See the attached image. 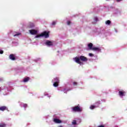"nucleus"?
Wrapping results in <instances>:
<instances>
[{"mask_svg": "<svg viewBox=\"0 0 127 127\" xmlns=\"http://www.w3.org/2000/svg\"><path fill=\"white\" fill-rule=\"evenodd\" d=\"M95 104H96V105H97V107H99V105H100V104H101V102H100V101H98V102H96V103H95Z\"/></svg>", "mask_w": 127, "mask_h": 127, "instance_id": "aec40b11", "label": "nucleus"}, {"mask_svg": "<svg viewBox=\"0 0 127 127\" xmlns=\"http://www.w3.org/2000/svg\"><path fill=\"white\" fill-rule=\"evenodd\" d=\"M77 82H73V86H77Z\"/></svg>", "mask_w": 127, "mask_h": 127, "instance_id": "a878e982", "label": "nucleus"}, {"mask_svg": "<svg viewBox=\"0 0 127 127\" xmlns=\"http://www.w3.org/2000/svg\"><path fill=\"white\" fill-rule=\"evenodd\" d=\"M64 93H65V91H64Z\"/></svg>", "mask_w": 127, "mask_h": 127, "instance_id": "2f4dec72", "label": "nucleus"}, {"mask_svg": "<svg viewBox=\"0 0 127 127\" xmlns=\"http://www.w3.org/2000/svg\"><path fill=\"white\" fill-rule=\"evenodd\" d=\"M23 107L24 108H27V104H24L23 105Z\"/></svg>", "mask_w": 127, "mask_h": 127, "instance_id": "4be33fe9", "label": "nucleus"}, {"mask_svg": "<svg viewBox=\"0 0 127 127\" xmlns=\"http://www.w3.org/2000/svg\"><path fill=\"white\" fill-rule=\"evenodd\" d=\"M44 36V37H45V38H48V37H49V33L45 31L43 33H42L41 34H40V35H37L35 36L36 38H38V37H43Z\"/></svg>", "mask_w": 127, "mask_h": 127, "instance_id": "f03ea898", "label": "nucleus"}, {"mask_svg": "<svg viewBox=\"0 0 127 127\" xmlns=\"http://www.w3.org/2000/svg\"><path fill=\"white\" fill-rule=\"evenodd\" d=\"M54 122L56 123V124H61V123H62V121L58 119H54Z\"/></svg>", "mask_w": 127, "mask_h": 127, "instance_id": "6e6552de", "label": "nucleus"}, {"mask_svg": "<svg viewBox=\"0 0 127 127\" xmlns=\"http://www.w3.org/2000/svg\"><path fill=\"white\" fill-rule=\"evenodd\" d=\"M92 50H94V51H101V49L97 47H94L92 48Z\"/></svg>", "mask_w": 127, "mask_h": 127, "instance_id": "f8f14e48", "label": "nucleus"}, {"mask_svg": "<svg viewBox=\"0 0 127 127\" xmlns=\"http://www.w3.org/2000/svg\"><path fill=\"white\" fill-rule=\"evenodd\" d=\"M119 95L120 97H124V96L126 95V92H125L124 90L119 91Z\"/></svg>", "mask_w": 127, "mask_h": 127, "instance_id": "20e7f679", "label": "nucleus"}, {"mask_svg": "<svg viewBox=\"0 0 127 127\" xmlns=\"http://www.w3.org/2000/svg\"><path fill=\"white\" fill-rule=\"evenodd\" d=\"M54 81L56 82L59 83V78L58 77H56L54 78Z\"/></svg>", "mask_w": 127, "mask_h": 127, "instance_id": "2eb2a0df", "label": "nucleus"}, {"mask_svg": "<svg viewBox=\"0 0 127 127\" xmlns=\"http://www.w3.org/2000/svg\"><path fill=\"white\" fill-rule=\"evenodd\" d=\"M7 110V107L6 106H1L0 107V111H2V112H3V111H6Z\"/></svg>", "mask_w": 127, "mask_h": 127, "instance_id": "1a4fd4ad", "label": "nucleus"}, {"mask_svg": "<svg viewBox=\"0 0 127 127\" xmlns=\"http://www.w3.org/2000/svg\"><path fill=\"white\" fill-rule=\"evenodd\" d=\"M106 24H108V25L111 24V21L110 20L106 21Z\"/></svg>", "mask_w": 127, "mask_h": 127, "instance_id": "a211bd4d", "label": "nucleus"}, {"mask_svg": "<svg viewBox=\"0 0 127 127\" xmlns=\"http://www.w3.org/2000/svg\"><path fill=\"white\" fill-rule=\"evenodd\" d=\"M59 82H54L53 86L54 87H58V86H59Z\"/></svg>", "mask_w": 127, "mask_h": 127, "instance_id": "ddd939ff", "label": "nucleus"}, {"mask_svg": "<svg viewBox=\"0 0 127 127\" xmlns=\"http://www.w3.org/2000/svg\"><path fill=\"white\" fill-rule=\"evenodd\" d=\"M67 23V25H70V24H71V22L70 21H68Z\"/></svg>", "mask_w": 127, "mask_h": 127, "instance_id": "b1692460", "label": "nucleus"}, {"mask_svg": "<svg viewBox=\"0 0 127 127\" xmlns=\"http://www.w3.org/2000/svg\"><path fill=\"white\" fill-rule=\"evenodd\" d=\"M34 27V24L33 23H31L30 24L29 27Z\"/></svg>", "mask_w": 127, "mask_h": 127, "instance_id": "6ab92c4d", "label": "nucleus"}, {"mask_svg": "<svg viewBox=\"0 0 127 127\" xmlns=\"http://www.w3.org/2000/svg\"><path fill=\"white\" fill-rule=\"evenodd\" d=\"M29 32L32 35H35V34H37V31L35 30H30Z\"/></svg>", "mask_w": 127, "mask_h": 127, "instance_id": "39448f33", "label": "nucleus"}, {"mask_svg": "<svg viewBox=\"0 0 127 127\" xmlns=\"http://www.w3.org/2000/svg\"><path fill=\"white\" fill-rule=\"evenodd\" d=\"M9 58L13 61H14V60H15V57L14 56V55L13 54H11L9 56Z\"/></svg>", "mask_w": 127, "mask_h": 127, "instance_id": "423d86ee", "label": "nucleus"}, {"mask_svg": "<svg viewBox=\"0 0 127 127\" xmlns=\"http://www.w3.org/2000/svg\"><path fill=\"white\" fill-rule=\"evenodd\" d=\"M0 54H3V51L0 50Z\"/></svg>", "mask_w": 127, "mask_h": 127, "instance_id": "cd10ccee", "label": "nucleus"}, {"mask_svg": "<svg viewBox=\"0 0 127 127\" xmlns=\"http://www.w3.org/2000/svg\"><path fill=\"white\" fill-rule=\"evenodd\" d=\"M55 24H56V22L53 21V22H52V25H55Z\"/></svg>", "mask_w": 127, "mask_h": 127, "instance_id": "bb28decb", "label": "nucleus"}, {"mask_svg": "<svg viewBox=\"0 0 127 127\" xmlns=\"http://www.w3.org/2000/svg\"><path fill=\"white\" fill-rule=\"evenodd\" d=\"M6 125L4 123L0 124V127H5Z\"/></svg>", "mask_w": 127, "mask_h": 127, "instance_id": "f3484780", "label": "nucleus"}, {"mask_svg": "<svg viewBox=\"0 0 127 127\" xmlns=\"http://www.w3.org/2000/svg\"><path fill=\"white\" fill-rule=\"evenodd\" d=\"M46 45H47L48 46H52V45H53V43L50 41H47Z\"/></svg>", "mask_w": 127, "mask_h": 127, "instance_id": "0eeeda50", "label": "nucleus"}, {"mask_svg": "<svg viewBox=\"0 0 127 127\" xmlns=\"http://www.w3.org/2000/svg\"><path fill=\"white\" fill-rule=\"evenodd\" d=\"M74 60L76 63H77V64H79V65H83V63L81 61H82V62H87V61H88V59L85 56H81L79 58L76 57L74 59ZM80 60H81V61H80Z\"/></svg>", "mask_w": 127, "mask_h": 127, "instance_id": "f257e3e1", "label": "nucleus"}, {"mask_svg": "<svg viewBox=\"0 0 127 127\" xmlns=\"http://www.w3.org/2000/svg\"><path fill=\"white\" fill-rule=\"evenodd\" d=\"M30 79V78H29V77H25L23 79V82H24V83H27V82L29 81Z\"/></svg>", "mask_w": 127, "mask_h": 127, "instance_id": "9b49d317", "label": "nucleus"}, {"mask_svg": "<svg viewBox=\"0 0 127 127\" xmlns=\"http://www.w3.org/2000/svg\"><path fill=\"white\" fill-rule=\"evenodd\" d=\"M95 108H97V107H96L95 105H91L90 107V110H94Z\"/></svg>", "mask_w": 127, "mask_h": 127, "instance_id": "dca6fc26", "label": "nucleus"}, {"mask_svg": "<svg viewBox=\"0 0 127 127\" xmlns=\"http://www.w3.org/2000/svg\"><path fill=\"white\" fill-rule=\"evenodd\" d=\"M71 124L73 126H76V125H77V121L76 120H73Z\"/></svg>", "mask_w": 127, "mask_h": 127, "instance_id": "4468645a", "label": "nucleus"}, {"mask_svg": "<svg viewBox=\"0 0 127 127\" xmlns=\"http://www.w3.org/2000/svg\"><path fill=\"white\" fill-rule=\"evenodd\" d=\"M89 56H90L91 57H92L94 56V55L92 53H89Z\"/></svg>", "mask_w": 127, "mask_h": 127, "instance_id": "5701e85b", "label": "nucleus"}, {"mask_svg": "<svg viewBox=\"0 0 127 127\" xmlns=\"http://www.w3.org/2000/svg\"><path fill=\"white\" fill-rule=\"evenodd\" d=\"M73 112H81L83 111V108L80 107V105H78L76 106H74L72 108Z\"/></svg>", "mask_w": 127, "mask_h": 127, "instance_id": "7ed1b4c3", "label": "nucleus"}, {"mask_svg": "<svg viewBox=\"0 0 127 127\" xmlns=\"http://www.w3.org/2000/svg\"><path fill=\"white\" fill-rule=\"evenodd\" d=\"M87 46L90 50H93V44L90 43L87 45Z\"/></svg>", "mask_w": 127, "mask_h": 127, "instance_id": "9d476101", "label": "nucleus"}, {"mask_svg": "<svg viewBox=\"0 0 127 127\" xmlns=\"http://www.w3.org/2000/svg\"><path fill=\"white\" fill-rule=\"evenodd\" d=\"M98 127H105V126H104V125H100V126H99Z\"/></svg>", "mask_w": 127, "mask_h": 127, "instance_id": "c85d7f7f", "label": "nucleus"}, {"mask_svg": "<svg viewBox=\"0 0 127 127\" xmlns=\"http://www.w3.org/2000/svg\"><path fill=\"white\" fill-rule=\"evenodd\" d=\"M60 127H63L62 126H60Z\"/></svg>", "mask_w": 127, "mask_h": 127, "instance_id": "7c9ffc66", "label": "nucleus"}, {"mask_svg": "<svg viewBox=\"0 0 127 127\" xmlns=\"http://www.w3.org/2000/svg\"><path fill=\"white\" fill-rule=\"evenodd\" d=\"M18 35H20V33H17L14 35V36H18Z\"/></svg>", "mask_w": 127, "mask_h": 127, "instance_id": "393cba45", "label": "nucleus"}, {"mask_svg": "<svg viewBox=\"0 0 127 127\" xmlns=\"http://www.w3.org/2000/svg\"><path fill=\"white\" fill-rule=\"evenodd\" d=\"M94 21H96V22L98 21V17H95L94 18Z\"/></svg>", "mask_w": 127, "mask_h": 127, "instance_id": "412c9836", "label": "nucleus"}, {"mask_svg": "<svg viewBox=\"0 0 127 127\" xmlns=\"http://www.w3.org/2000/svg\"><path fill=\"white\" fill-rule=\"evenodd\" d=\"M64 91H66V89H65V88L64 89Z\"/></svg>", "mask_w": 127, "mask_h": 127, "instance_id": "c756f323", "label": "nucleus"}]
</instances>
